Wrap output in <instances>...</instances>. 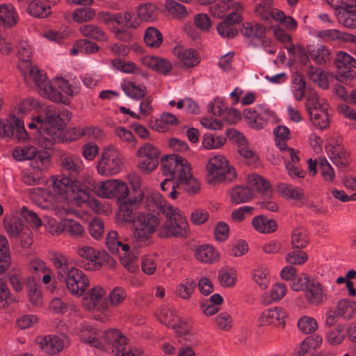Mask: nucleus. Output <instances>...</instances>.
I'll return each mask as SVG.
<instances>
[{
    "label": "nucleus",
    "mask_w": 356,
    "mask_h": 356,
    "mask_svg": "<svg viewBox=\"0 0 356 356\" xmlns=\"http://www.w3.org/2000/svg\"><path fill=\"white\" fill-rule=\"evenodd\" d=\"M161 168L165 177L176 180L177 187L190 195L199 192L200 184L192 176L191 168L186 159L178 155H166L161 159Z\"/></svg>",
    "instance_id": "obj_1"
},
{
    "label": "nucleus",
    "mask_w": 356,
    "mask_h": 356,
    "mask_svg": "<svg viewBox=\"0 0 356 356\" xmlns=\"http://www.w3.org/2000/svg\"><path fill=\"white\" fill-rule=\"evenodd\" d=\"M51 261L56 268L58 280L65 284L68 291L77 297L83 296L90 284L87 275L70 265L68 258L62 253L53 254Z\"/></svg>",
    "instance_id": "obj_2"
},
{
    "label": "nucleus",
    "mask_w": 356,
    "mask_h": 356,
    "mask_svg": "<svg viewBox=\"0 0 356 356\" xmlns=\"http://www.w3.org/2000/svg\"><path fill=\"white\" fill-rule=\"evenodd\" d=\"M42 115L41 127L44 131L42 137L38 138V144L44 149H50L55 143L64 141L63 127L71 115L68 110L53 105L47 106Z\"/></svg>",
    "instance_id": "obj_3"
},
{
    "label": "nucleus",
    "mask_w": 356,
    "mask_h": 356,
    "mask_svg": "<svg viewBox=\"0 0 356 356\" xmlns=\"http://www.w3.org/2000/svg\"><path fill=\"white\" fill-rule=\"evenodd\" d=\"M21 71L25 82L28 85L34 83L40 95L56 103L69 104L68 99L63 98L61 93L57 91L54 85L48 80L46 74L42 72L38 66L22 65Z\"/></svg>",
    "instance_id": "obj_4"
},
{
    "label": "nucleus",
    "mask_w": 356,
    "mask_h": 356,
    "mask_svg": "<svg viewBox=\"0 0 356 356\" xmlns=\"http://www.w3.org/2000/svg\"><path fill=\"white\" fill-rule=\"evenodd\" d=\"M166 220L159 228L158 235L165 238L176 237L186 238L190 233L188 222L186 218L176 207L168 209L165 212Z\"/></svg>",
    "instance_id": "obj_5"
},
{
    "label": "nucleus",
    "mask_w": 356,
    "mask_h": 356,
    "mask_svg": "<svg viewBox=\"0 0 356 356\" xmlns=\"http://www.w3.org/2000/svg\"><path fill=\"white\" fill-rule=\"evenodd\" d=\"M132 224L134 239L140 244L147 245L156 232L159 231L160 219L154 213L140 211L136 213Z\"/></svg>",
    "instance_id": "obj_6"
},
{
    "label": "nucleus",
    "mask_w": 356,
    "mask_h": 356,
    "mask_svg": "<svg viewBox=\"0 0 356 356\" xmlns=\"http://www.w3.org/2000/svg\"><path fill=\"white\" fill-rule=\"evenodd\" d=\"M207 179L211 184L229 183L236 177L235 169L222 155L211 157L206 165Z\"/></svg>",
    "instance_id": "obj_7"
},
{
    "label": "nucleus",
    "mask_w": 356,
    "mask_h": 356,
    "mask_svg": "<svg viewBox=\"0 0 356 356\" xmlns=\"http://www.w3.org/2000/svg\"><path fill=\"white\" fill-rule=\"evenodd\" d=\"M53 189L63 200L81 199L89 197L90 189L79 185L76 179L63 175L54 177Z\"/></svg>",
    "instance_id": "obj_8"
},
{
    "label": "nucleus",
    "mask_w": 356,
    "mask_h": 356,
    "mask_svg": "<svg viewBox=\"0 0 356 356\" xmlns=\"http://www.w3.org/2000/svg\"><path fill=\"white\" fill-rule=\"evenodd\" d=\"M123 159L116 147L109 145L104 148L97 165L99 175L113 176L122 170Z\"/></svg>",
    "instance_id": "obj_9"
},
{
    "label": "nucleus",
    "mask_w": 356,
    "mask_h": 356,
    "mask_svg": "<svg viewBox=\"0 0 356 356\" xmlns=\"http://www.w3.org/2000/svg\"><path fill=\"white\" fill-rule=\"evenodd\" d=\"M160 155L158 147L149 143H144L136 151L138 159L137 168L145 175L150 174L159 166Z\"/></svg>",
    "instance_id": "obj_10"
},
{
    "label": "nucleus",
    "mask_w": 356,
    "mask_h": 356,
    "mask_svg": "<svg viewBox=\"0 0 356 356\" xmlns=\"http://www.w3.org/2000/svg\"><path fill=\"white\" fill-rule=\"evenodd\" d=\"M104 339L113 347V356H143V353L138 349L127 348V339L122 333L115 329L108 330L104 333Z\"/></svg>",
    "instance_id": "obj_11"
},
{
    "label": "nucleus",
    "mask_w": 356,
    "mask_h": 356,
    "mask_svg": "<svg viewBox=\"0 0 356 356\" xmlns=\"http://www.w3.org/2000/svg\"><path fill=\"white\" fill-rule=\"evenodd\" d=\"M334 63L337 69L336 79L343 83L350 84L356 77V59L343 51L337 54Z\"/></svg>",
    "instance_id": "obj_12"
},
{
    "label": "nucleus",
    "mask_w": 356,
    "mask_h": 356,
    "mask_svg": "<svg viewBox=\"0 0 356 356\" xmlns=\"http://www.w3.org/2000/svg\"><path fill=\"white\" fill-rule=\"evenodd\" d=\"M95 190L98 196L105 198L116 197L118 202L127 199L129 193L127 185L120 179L104 181Z\"/></svg>",
    "instance_id": "obj_13"
},
{
    "label": "nucleus",
    "mask_w": 356,
    "mask_h": 356,
    "mask_svg": "<svg viewBox=\"0 0 356 356\" xmlns=\"http://www.w3.org/2000/svg\"><path fill=\"white\" fill-rule=\"evenodd\" d=\"M266 28L258 22H245L243 24L242 34L252 40H259L262 47L268 54H275V49L271 47L272 40L266 37Z\"/></svg>",
    "instance_id": "obj_14"
},
{
    "label": "nucleus",
    "mask_w": 356,
    "mask_h": 356,
    "mask_svg": "<svg viewBox=\"0 0 356 356\" xmlns=\"http://www.w3.org/2000/svg\"><path fill=\"white\" fill-rule=\"evenodd\" d=\"M15 137L19 141L29 138L24 122L15 116L0 120V138Z\"/></svg>",
    "instance_id": "obj_15"
},
{
    "label": "nucleus",
    "mask_w": 356,
    "mask_h": 356,
    "mask_svg": "<svg viewBox=\"0 0 356 356\" xmlns=\"http://www.w3.org/2000/svg\"><path fill=\"white\" fill-rule=\"evenodd\" d=\"M35 343L44 353L53 355L60 353L68 346L69 341L65 335L49 334L37 337Z\"/></svg>",
    "instance_id": "obj_16"
},
{
    "label": "nucleus",
    "mask_w": 356,
    "mask_h": 356,
    "mask_svg": "<svg viewBox=\"0 0 356 356\" xmlns=\"http://www.w3.org/2000/svg\"><path fill=\"white\" fill-rule=\"evenodd\" d=\"M59 165L63 173L74 179H76L84 170L81 158L78 154L70 152H63L60 154Z\"/></svg>",
    "instance_id": "obj_17"
},
{
    "label": "nucleus",
    "mask_w": 356,
    "mask_h": 356,
    "mask_svg": "<svg viewBox=\"0 0 356 356\" xmlns=\"http://www.w3.org/2000/svg\"><path fill=\"white\" fill-rule=\"evenodd\" d=\"M105 295L106 291L102 286H93L84 293L83 302L85 307L88 310L96 309L102 312L107 311L108 304L103 299Z\"/></svg>",
    "instance_id": "obj_18"
},
{
    "label": "nucleus",
    "mask_w": 356,
    "mask_h": 356,
    "mask_svg": "<svg viewBox=\"0 0 356 356\" xmlns=\"http://www.w3.org/2000/svg\"><path fill=\"white\" fill-rule=\"evenodd\" d=\"M325 148L328 157L337 167L343 168L349 165L351 161L350 152L341 143L329 144Z\"/></svg>",
    "instance_id": "obj_19"
},
{
    "label": "nucleus",
    "mask_w": 356,
    "mask_h": 356,
    "mask_svg": "<svg viewBox=\"0 0 356 356\" xmlns=\"http://www.w3.org/2000/svg\"><path fill=\"white\" fill-rule=\"evenodd\" d=\"M286 316V312L282 307H276L264 311L259 316L257 322L259 326L271 325L284 328Z\"/></svg>",
    "instance_id": "obj_20"
},
{
    "label": "nucleus",
    "mask_w": 356,
    "mask_h": 356,
    "mask_svg": "<svg viewBox=\"0 0 356 356\" xmlns=\"http://www.w3.org/2000/svg\"><path fill=\"white\" fill-rule=\"evenodd\" d=\"M76 253L81 258L86 259L87 262L81 265L85 270H97L102 268L101 252L93 248L88 245L79 246L76 249Z\"/></svg>",
    "instance_id": "obj_21"
},
{
    "label": "nucleus",
    "mask_w": 356,
    "mask_h": 356,
    "mask_svg": "<svg viewBox=\"0 0 356 356\" xmlns=\"http://www.w3.org/2000/svg\"><path fill=\"white\" fill-rule=\"evenodd\" d=\"M172 53L182 67H193L200 63V57L198 53L193 49L177 45L173 49Z\"/></svg>",
    "instance_id": "obj_22"
},
{
    "label": "nucleus",
    "mask_w": 356,
    "mask_h": 356,
    "mask_svg": "<svg viewBox=\"0 0 356 356\" xmlns=\"http://www.w3.org/2000/svg\"><path fill=\"white\" fill-rule=\"evenodd\" d=\"M305 297L308 303L316 306L322 305L327 299L325 288L315 279H312L305 290Z\"/></svg>",
    "instance_id": "obj_23"
},
{
    "label": "nucleus",
    "mask_w": 356,
    "mask_h": 356,
    "mask_svg": "<svg viewBox=\"0 0 356 356\" xmlns=\"http://www.w3.org/2000/svg\"><path fill=\"white\" fill-rule=\"evenodd\" d=\"M145 207L149 212L163 213L173 207L167 203L166 200L159 192H152L146 195L145 198Z\"/></svg>",
    "instance_id": "obj_24"
},
{
    "label": "nucleus",
    "mask_w": 356,
    "mask_h": 356,
    "mask_svg": "<svg viewBox=\"0 0 356 356\" xmlns=\"http://www.w3.org/2000/svg\"><path fill=\"white\" fill-rule=\"evenodd\" d=\"M268 113V110L263 106L257 105L254 108H245L243 111V116L249 126L255 129L264 128L266 120L263 115Z\"/></svg>",
    "instance_id": "obj_25"
},
{
    "label": "nucleus",
    "mask_w": 356,
    "mask_h": 356,
    "mask_svg": "<svg viewBox=\"0 0 356 356\" xmlns=\"http://www.w3.org/2000/svg\"><path fill=\"white\" fill-rule=\"evenodd\" d=\"M335 15L339 24L349 29L356 28V0L353 4L339 8Z\"/></svg>",
    "instance_id": "obj_26"
},
{
    "label": "nucleus",
    "mask_w": 356,
    "mask_h": 356,
    "mask_svg": "<svg viewBox=\"0 0 356 356\" xmlns=\"http://www.w3.org/2000/svg\"><path fill=\"white\" fill-rule=\"evenodd\" d=\"M18 20V13L11 3L0 4V27L12 28L17 24Z\"/></svg>",
    "instance_id": "obj_27"
},
{
    "label": "nucleus",
    "mask_w": 356,
    "mask_h": 356,
    "mask_svg": "<svg viewBox=\"0 0 356 356\" xmlns=\"http://www.w3.org/2000/svg\"><path fill=\"white\" fill-rule=\"evenodd\" d=\"M232 134H238V137L235 139V142L238 145V153L247 159L249 165H254L259 160L257 154L251 150L247 145V140L245 136L239 131H232Z\"/></svg>",
    "instance_id": "obj_28"
},
{
    "label": "nucleus",
    "mask_w": 356,
    "mask_h": 356,
    "mask_svg": "<svg viewBox=\"0 0 356 356\" xmlns=\"http://www.w3.org/2000/svg\"><path fill=\"white\" fill-rule=\"evenodd\" d=\"M142 63L145 66L163 74H168L172 68L168 60L159 57L146 56L143 57Z\"/></svg>",
    "instance_id": "obj_29"
},
{
    "label": "nucleus",
    "mask_w": 356,
    "mask_h": 356,
    "mask_svg": "<svg viewBox=\"0 0 356 356\" xmlns=\"http://www.w3.org/2000/svg\"><path fill=\"white\" fill-rule=\"evenodd\" d=\"M307 54L309 58L317 65H324L331 59V51L325 45L310 46Z\"/></svg>",
    "instance_id": "obj_30"
},
{
    "label": "nucleus",
    "mask_w": 356,
    "mask_h": 356,
    "mask_svg": "<svg viewBox=\"0 0 356 356\" xmlns=\"http://www.w3.org/2000/svg\"><path fill=\"white\" fill-rule=\"evenodd\" d=\"M195 258L206 264H212L219 259L218 252L211 245L204 244L195 249Z\"/></svg>",
    "instance_id": "obj_31"
},
{
    "label": "nucleus",
    "mask_w": 356,
    "mask_h": 356,
    "mask_svg": "<svg viewBox=\"0 0 356 356\" xmlns=\"http://www.w3.org/2000/svg\"><path fill=\"white\" fill-rule=\"evenodd\" d=\"M4 228L10 237L17 238L26 229L22 220L17 216H5Z\"/></svg>",
    "instance_id": "obj_32"
},
{
    "label": "nucleus",
    "mask_w": 356,
    "mask_h": 356,
    "mask_svg": "<svg viewBox=\"0 0 356 356\" xmlns=\"http://www.w3.org/2000/svg\"><path fill=\"white\" fill-rule=\"evenodd\" d=\"M252 225L256 231L263 234H270L277 229V224L275 220L269 219L263 215L253 218Z\"/></svg>",
    "instance_id": "obj_33"
},
{
    "label": "nucleus",
    "mask_w": 356,
    "mask_h": 356,
    "mask_svg": "<svg viewBox=\"0 0 356 356\" xmlns=\"http://www.w3.org/2000/svg\"><path fill=\"white\" fill-rule=\"evenodd\" d=\"M54 86L59 88L57 91L60 92L63 98L67 99L69 102V97H72L80 92L79 83L74 81L70 83L68 80L63 78L56 79Z\"/></svg>",
    "instance_id": "obj_34"
},
{
    "label": "nucleus",
    "mask_w": 356,
    "mask_h": 356,
    "mask_svg": "<svg viewBox=\"0 0 356 356\" xmlns=\"http://www.w3.org/2000/svg\"><path fill=\"white\" fill-rule=\"evenodd\" d=\"M248 183L249 186L266 197L271 195L272 189L269 182L257 174H252L248 177Z\"/></svg>",
    "instance_id": "obj_35"
},
{
    "label": "nucleus",
    "mask_w": 356,
    "mask_h": 356,
    "mask_svg": "<svg viewBox=\"0 0 356 356\" xmlns=\"http://www.w3.org/2000/svg\"><path fill=\"white\" fill-rule=\"evenodd\" d=\"M81 34L90 39L97 41H106L108 35L106 32L100 27L94 24H85L79 28Z\"/></svg>",
    "instance_id": "obj_36"
},
{
    "label": "nucleus",
    "mask_w": 356,
    "mask_h": 356,
    "mask_svg": "<svg viewBox=\"0 0 356 356\" xmlns=\"http://www.w3.org/2000/svg\"><path fill=\"white\" fill-rule=\"evenodd\" d=\"M79 337L84 343L90 344L91 346L97 348H103L104 346L97 339V332L90 325H83L79 331Z\"/></svg>",
    "instance_id": "obj_37"
},
{
    "label": "nucleus",
    "mask_w": 356,
    "mask_h": 356,
    "mask_svg": "<svg viewBox=\"0 0 356 356\" xmlns=\"http://www.w3.org/2000/svg\"><path fill=\"white\" fill-rule=\"evenodd\" d=\"M122 88L127 96L135 99H140L147 94V88L145 85L138 84L134 81L124 83L122 84Z\"/></svg>",
    "instance_id": "obj_38"
},
{
    "label": "nucleus",
    "mask_w": 356,
    "mask_h": 356,
    "mask_svg": "<svg viewBox=\"0 0 356 356\" xmlns=\"http://www.w3.org/2000/svg\"><path fill=\"white\" fill-rule=\"evenodd\" d=\"M31 161V167L32 170L40 172L43 176L51 164L50 156L46 152L38 151L36 156L33 158Z\"/></svg>",
    "instance_id": "obj_39"
},
{
    "label": "nucleus",
    "mask_w": 356,
    "mask_h": 356,
    "mask_svg": "<svg viewBox=\"0 0 356 356\" xmlns=\"http://www.w3.org/2000/svg\"><path fill=\"white\" fill-rule=\"evenodd\" d=\"M337 309L340 318L350 320L356 313V302L348 299L341 300L337 302Z\"/></svg>",
    "instance_id": "obj_40"
},
{
    "label": "nucleus",
    "mask_w": 356,
    "mask_h": 356,
    "mask_svg": "<svg viewBox=\"0 0 356 356\" xmlns=\"http://www.w3.org/2000/svg\"><path fill=\"white\" fill-rule=\"evenodd\" d=\"M278 192L287 199L299 201L304 196V191L301 188L292 185L280 183L277 186Z\"/></svg>",
    "instance_id": "obj_41"
},
{
    "label": "nucleus",
    "mask_w": 356,
    "mask_h": 356,
    "mask_svg": "<svg viewBox=\"0 0 356 356\" xmlns=\"http://www.w3.org/2000/svg\"><path fill=\"white\" fill-rule=\"evenodd\" d=\"M309 120L312 124L319 129H327L330 125V118L327 113V107L318 109V111L309 114Z\"/></svg>",
    "instance_id": "obj_42"
},
{
    "label": "nucleus",
    "mask_w": 356,
    "mask_h": 356,
    "mask_svg": "<svg viewBox=\"0 0 356 356\" xmlns=\"http://www.w3.org/2000/svg\"><path fill=\"white\" fill-rule=\"evenodd\" d=\"M27 12L34 17L44 18L50 15L51 8L39 0H33L28 6Z\"/></svg>",
    "instance_id": "obj_43"
},
{
    "label": "nucleus",
    "mask_w": 356,
    "mask_h": 356,
    "mask_svg": "<svg viewBox=\"0 0 356 356\" xmlns=\"http://www.w3.org/2000/svg\"><path fill=\"white\" fill-rule=\"evenodd\" d=\"M307 74L309 78L318 87L323 89L328 88L327 79L322 69L310 65L307 69Z\"/></svg>",
    "instance_id": "obj_44"
},
{
    "label": "nucleus",
    "mask_w": 356,
    "mask_h": 356,
    "mask_svg": "<svg viewBox=\"0 0 356 356\" xmlns=\"http://www.w3.org/2000/svg\"><path fill=\"white\" fill-rule=\"evenodd\" d=\"M38 149L33 145H24L17 147L13 151L14 159L19 161L32 160L38 152Z\"/></svg>",
    "instance_id": "obj_45"
},
{
    "label": "nucleus",
    "mask_w": 356,
    "mask_h": 356,
    "mask_svg": "<svg viewBox=\"0 0 356 356\" xmlns=\"http://www.w3.org/2000/svg\"><path fill=\"white\" fill-rule=\"evenodd\" d=\"M308 233L303 227L294 229L291 234V245L293 249L305 248L308 243Z\"/></svg>",
    "instance_id": "obj_46"
},
{
    "label": "nucleus",
    "mask_w": 356,
    "mask_h": 356,
    "mask_svg": "<svg viewBox=\"0 0 356 356\" xmlns=\"http://www.w3.org/2000/svg\"><path fill=\"white\" fill-rule=\"evenodd\" d=\"M326 107L327 105L325 104V100L321 99L316 92H312L307 95L305 108L308 115Z\"/></svg>",
    "instance_id": "obj_47"
},
{
    "label": "nucleus",
    "mask_w": 356,
    "mask_h": 356,
    "mask_svg": "<svg viewBox=\"0 0 356 356\" xmlns=\"http://www.w3.org/2000/svg\"><path fill=\"white\" fill-rule=\"evenodd\" d=\"M17 55L19 60L18 67L21 70L22 65H31L32 49L26 41H20L17 46Z\"/></svg>",
    "instance_id": "obj_48"
},
{
    "label": "nucleus",
    "mask_w": 356,
    "mask_h": 356,
    "mask_svg": "<svg viewBox=\"0 0 356 356\" xmlns=\"http://www.w3.org/2000/svg\"><path fill=\"white\" fill-rule=\"evenodd\" d=\"M145 44L151 47L158 48L163 42L162 33L155 27H148L144 34Z\"/></svg>",
    "instance_id": "obj_49"
},
{
    "label": "nucleus",
    "mask_w": 356,
    "mask_h": 356,
    "mask_svg": "<svg viewBox=\"0 0 356 356\" xmlns=\"http://www.w3.org/2000/svg\"><path fill=\"white\" fill-rule=\"evenodd\" d=\"M164 6L169 15L176 19H183L188 15L186 7L175 0H166Z\"/></svg>",
    "instance_id": "obj_50"
},
{
    "label": "nucleus",
    "mask_w": 356,
    "mask_h": 356,
    "mask_svg": "<svg viewBox=\"0 0 356 356\" xmlns=\"http://www.w3.org/2000/svg\"><path fill=\"white\" fill-rule=\"evenodd\" d=\"M253 280L262 289H265L270 283V273L266 266H260L252 272Z\"/></svg>",
    "instance_id": "obj_51"
},
{
    "label": "nucleus",
    "mask_w": 356,
    "mask_h": 356,
    "mask_svg": "<svg viewBox=\"0 0 356 356\" xmlns=\"http://www.w3.org/2000/svg\"><path fill=\"white\" fill-rule=\"evenodd\" d=\"M252 197V193L249 187L236 186L231 192V200L236 204H240L250 201Z\"/></svg>",
    "instance_id": "obj_52"
},
{
    "label": "nucleus",
    "mask_w": 356,
    "mask_h": 356,
    "mask_svg": "<svg viewBox=\"0 0 356 356\" xmlns=\"http://www.w3.org/2000/svg\"><path fill=\"white\" fill-rule=\"evenodd\" d=\"M157 7L153 3H146L138 8V17L142 21H154L157 18Z\"/></svg>",
    "instance_id": "obj_53"
},
{
    "label": "nucleus",
    "mask_w": 356,
    "mask_h": 356,
    "mask_svg": "<svg viewBox=\"0 0 356 356\" xmlns=\"http://www.w3.org/2000/svg\"><path fill=\"white\" fill-rule=\"evenodd\" d=\"M40 197H37L34 201L35 204L42 209L56 211V207L53 202L54 195L48 191L40 189Z\"/></svg>",
    "instance_id": "obj_54"
},
{
    "label": "nucleus",
    "mask_w": 356,
    "mask_h": 356,
    "mask_svg": "<svg viewBox=\"0 0 356 356\" xmlns=\"http://www.w3.org/2000/svg\"><path fill=\"white\" fill-rule=\"evenodd\" d=\"M236 271L232 268L225 267L218 272V280L221 286L231 287L235 284Z\"/></svg>",
    "instance_id": "obj_55"
},
{
    "label": "nucleus",
    "mask_w": 356,
    "mask_h": 356,
    "mask_svg": "<svg viewBox=\"0 0 356 356\" xmlns=\"http://www.w3.org/2000/svg\"><path fill=\"white\" fill-rule=\"evenodd\" d=\"M196 287V282L193 279H185L177 287V294L179 297L189 299Z\"/></svg>",
    "instance_id": "obj_56"
},
{
    "label": "nucleus",
    "mask_w": 356,
    "mask_h": 356,
    "mask_svg": "<svg viewBox=\"0 0 356 356\" xmlns=\"http://www.w3.org/2000/svg\"><path fill=\"white\" fill-rule=\"evenodd\" d=\"M226 142V138L216 134H206L202 138V146L207 149L221 147Z\"/></svg>",
    "instance_id": "obj_57"
},
{
    "label": "nucleus",
    "mask_w": 356,
    "mask_h": 356,
    "mask_svg": "<svg viewBox=\"0 0 356 356\" xmlns=\"http://www.w3.org/2000/svg\"><path fill=\"white\" fill-rule=\"evenodd\" d=\"M27 287L31 302L35 306L40 305L42 302V298L40 286L31 277H29L27 280Z\"/></svg>",
    "instance_id": "obj_58"
},
{
    "label": "nucleus",
    "mask_w": 356,
    "mask_h": 356,
    "mask_svg": "<svg viewBox=\"0 0 356 356\" xmlns=\"http://www.w3.org/2000/svg\"><path fill=\"white\" fill-rule=\"evenodd\" d=\"M158 320L163 325L168 327H173V324L177 323V316L174 310L169 307H162L157 314Z\"/></svg>",
    "instance_id": "obj_59"
},
{
    "label": "nucleus",
    "mask_w": 356,
    "mask_h": 356,
    "mask_svg": "<svg viewBox=\"0 0 356 356\" xmlns=\"http://www.w3.org/2000/svg\"><path fill=\"white\" fill-rule=\"evenodd\" d=\"M119 202V218L126 222H134V218L133 215L134 209H136L134 206L127 202L125 200H120Z\"/></svg>",
    "instance_id": "obj_60"
},
{
    "label": "nucleus",
    "mask_w": 356,
    "mask_h": 356,
    "mask_svg": "<svg viewBox=\"0 0 356 356\" xmlns=\"http://www.w3.org/2000/svg\"><path fill=\"white\" fill-rule=\"evenodd\" d=\"M64 226V232L72 237L79 238L85 233L83 227L74 220H65Z\"/></svg>",
    "instance_id": "obj_61"
},
{
    "label": "nucleus",
    "mask_w": 356,
    "mask_h": 356,
    "mask_svg": "<svg viewBox=\"0 0 356 356\" xmlns=\"http://www.w3.org/2000/svg\"><path fill=\"white\" fill-rule=\"evenodd\" d=\"M308 259L307 253L305 251L294 249L286 254V261L291 265H302Z\"/></svg>",
    "instance_id": "obj_62"
},
{
    "label": "nucleus",
    "mask_w": 356,
    "mask_h": 356,
    "mask_svg": "<svg viewBox=\"0 0 356 356\" xmlns=\"http://www.w3.org/2000/svg\"><path fill=\"white\" fill-rule=\"evenodd\" d=\"M118 13L117 25L131 29L139 26V22L133 13L128 11Z\"/></svg>",
    "instance_id": "obj_63"
},
{
    "label": "nucleus",
    "mask_w": 356,
    "mask_h": 356,
    "mask_svg": "<svg viewBox=\"0 0 356 356\" xmlns=\"http://www.w3.org/2000/svg\"><path fill=\"white\" fill-rule=\"evenodd\" d=\"M127 296L126 290L122 286L114 287L108 294L110 304L113 307H118L121 305Z\"/></svg>",
    "instance_id": "obj_64"
}]
</instances>
